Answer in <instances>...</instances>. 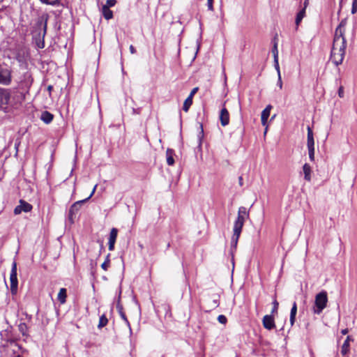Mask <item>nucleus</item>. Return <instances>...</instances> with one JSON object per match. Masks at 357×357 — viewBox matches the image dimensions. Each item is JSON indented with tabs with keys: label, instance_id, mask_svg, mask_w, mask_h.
Instances as JSON below:
<instances>
[{
	"label": "nucleus",
	"instance_id": "obj_30",
	"mask_svg": "<svg viewBox=\"0 0 357 357\" xmlns=\"http://www.w3.org/2000/svg\"><path fill=\"white\" fill-rule=\"evenodd\" d=\"M218 305H219L218 296H213V298L212 299V304L211 305L210 307L211 309H213V308H215V307H218Z\"/></svg>",
	"mask_w": 357,
	"mask_h": 357
},
{
	"label": "nucleus",
	"instance_id": "obj_47",
	"mask_svg": "<svg viewBox=\"0 0 357 357\" xmlns=\"http://www.w3.org/2000/svg\"><path fill=\"white\" fill-rule=\"evenodd\" d=\"M238 183L240 186H243V177L241 176L238 177Z\"/></svg>",
	"mask_w": 357,
	"mask_h": 357
},
{
	"label": "nucleus",
	"instance_id": "obj_23",
	"mask_svg": "<svg viewBox=\"0 0 357 357\" xmlns=\"http://www.w3.org/2000/svg\"><path fill=\"white\" fill-rule=\"evenodd\" d=\"M303 171L304 173V178L305 180L310 181L311 180V167L309 164L305 163L303 166Z\"/></svg>",
	"mask_w": 357,
	"mask_h": 357
},
{
	"label": "nucleus",
	"instance_id": "obj_31",
	"mask_svg": "<svg viewBox=\"0 0 357 357\" xmlns=\"http://www.w3.org/2000/svg\"><path fill=\"white\" fill-rule=\"evenodd\" d=\"M42 3L50 5H59L60 0H40Z\"/></svg>",
	"mask_w": 357,
	"mask_h": 357
},
{
	"label": "nucleus",
	"instance_id": "obj_45",
	"mask_svg": "<svg viewBox=\"0 0 357 357\" xmlns=\"http://www.w3.org/2000/svg\"><path fill=\"white\" fill-rule=\"evenodd\" d=\"M130 49V51L131 52V54H135L136 53V50L135 48L134 47V46L132 45H131L129 47Z\"/></svg>",
	"mask_w": 357,
	"mask_h": 357
},
{
	"label": "nucleus",
	"instance_id": "obj_7",
	"mask_svg": "<svg viewBox=\"0 0 357 357\" xmlns=\"http://www.w3.org/2000/svg\"><path fill=\"white\" fill-rule=\"evenodd\" d=\"M12 82L11 70L0 65V84L8 86Z\"/></svg>",
	"mask_w": 357,
	"mask_h": 357
},
{
	"label": "nucleus",
	"instance_id": "obj_34",
	"mask_svg": "<svg viewBox=\"0 0 357 357\" xmlns=\"http://www.w3.org/2000/svg\"><path fill=\"white\" fill-rule=\"evenodd\" d=\"M116 3V0H107L106 4L103 5L102 7H107L109 8V7L114 6Z\"/></svg>",
	"mask_w": 357,
	"mask_h": 357
},
{
	"label": "nucleus",
	"instance_id": "obj_5",
	"mask_svg": "<svg viewBox=\"0 0 357 357\" xmlns=\"http://www.w3.org/2000/svg\"><path fill=\"white\" fill-rule=\"evenodd\" d=\"M347 42L345 38L334 37L331 52L345 55Z\"/></svg>",
	"mask_w": 357,
	"mask_h": 357
},
{
	"label": "nucleus",
	"instance_id": "obj_32",
	"mask_svg": "<svg viewBox=\"0 0 357 357\" xmlns=\"http://www.w3.org/2000/svg\"><path fill=\"white\" fill-rule=\"evenodd\" d=\"M274 59L278 58V44L277 43H275L273 45V47L271 50Z\"/></svg>",
	"mask_w": 357,
	"mask_h": 357
},
{
	"label": "nucleus",
	"instance_id": "obj_35",
	"mask_svg": "<svg viewBox=\"0 0 357 357\" xmlns=\"http://www.w3.org/2000/svg\"><path fill=\"white\" fill-rule=\"evenodd\" d=\"M310 161L314 160V148L307 149Z\"/></svg>",
	"mask_w": 357,
	"mask_h": 357
},
{
	"label": "nucleus",
	"instance_id": "obj_39",
	"mask_svg": "<svg viewBox=\"0 0 357 357\" xmlns=\"http://www.w3.org/2000/svg\"><path fill=\"white\" fill-rule=\"evenodd\" d=\"M274 66H275V69L278 71V75H280V66H279V63H278V58L274 59Z\"/></svg>",
	"mask_w": 357,
	"mask_h": 357
},
{
	"label": "nucleus",
	"instance_id": "obj_21",
	"mask_svg": "<svg viewBox=\"0 0 357 357\" xmlns=\"http://www.w3.org/2000/svg\"><path fill=\"white\" fill-rule=\"evenodd\" d=\"M174 151L172 149H167L166 151L167 163L169 166H172L174 164Z\"/></svg>",
	"mask_w": 357,
	"mask_h": 357
},
{
	"label": "nucleus",
	"instance_id": "obj_11",
	"mask_svg": "<svg viewBox=\"0 0 357 357\" xmlns=\"http://www.w3.org/2000/svg\"><path fill=\"white\" fill-rule=\"evenodd\" d=\"M249 218V214L245 207L241 206L238 209V218L234 223H244Z\"/></svg>",
	"mask_w": 357,
	"mask_h": 357
},
{
	"label": "nucleus",
	"instance_id": "obj_46",
	"mask_svg": "<svg viewBox=\"0 0 357 357\" xmlns=\"http://www.w3.org/2000/svg\"><path fill=\"white\" fill-rule=\"evenodd\" d=\"M47 91H48V92H49V96H51V93H52V89H53V86H52V85H49V86H47Z\"/></svg>",
	"mask_w": 357,
	"mask_h": 357
},
{
	"label": "nucleus",
	"instance_id": "obj_24",
	"mask_svg": "<svg viewBox=\"0 0 357 357\" xmlns=\"http://www.w3.org/2000/svg\"><path fill=\"white\" fill-rule=\"evenodd\" d=\"M296 313H297V304L296 302H294V303L292 305V307L291 309L290 319H289V321H290L291 326L295 323Z\"/></svg>",
	"mask_w": 357,
	"mask_h": 357
},
{
	"label": "nucleus",
	"instance_id": "obj_18",
	"mask_svg": "<svg viewBox=\"0 0 357 357\" xmlns=\"http://www.w3.org/2000/svg\"><path fill=\"white\" fill-rule=\"evenodd\" d=\"M351 341H354V339L350 336V335H348L346 338V340H344L342 346V348H341V354L342 355H347L348 353H349V342Z\"/></svg>",
	"mask_w": 357,
	"mask_h": 357
},
{
	"label": "nucleus",
	"instance_id": "obj_50",
	"mask_svg": "<svg viewBox=\"0 0 357 357\" xmlns=\"http://www.w3.org/2000/svg\"><path fill=\"white\" fill-rule=\"evenodd\" d=\"M200 128H201L200 135H203L204 130H203L202 124H200Z\"/></svg>",
	"mask_w": 357,
	"mask_h": 357
},
{
	"label": "nucleus",
	"instance_id": "obj_40",
	"mask_svg": "<svg viewBox=\"0 0 357 357\" xmlns=\"http://www.w3.org/2000/svg\"><path fill=\"white\" fill-rule=\"evenodd\" d=\"M207 6L208 9L211 11L213 10V0H208L207 1Z\"/></svg>",
	"mask_w": 357,
	"mask_h": 357
},
{
	"label": "nucleus",
	"instance_id": "obj_43",
	"mask_svg": "<svg viewBox=\"0 0 357 357\" xmlns=\"http://www.w3.org/2000/svg\"><path fill=\"white\" fill-rule=\"evenodd\" d=\"M19 328H20V331L21 332H22V333L24 334V332H23V331H24V330L26 328V324H20V326H19Z\"/></svg>",
	"mask_w": 357,
	"mask_h": 357
},
{
	"label": "nucleus",
	"instance_id": "obj_1",
	"mask_svg": "<svg viewBox=\"0 0 357 357\" xmlns=\"http://www.w3.org/2000/svg\"><path fill=\"white\" fill-rule=\"evenodd\" d=\"M17 84V89L20 93L21 100H25L27 95L29 94L30 89L33 82V78L31 71L23 69V71L20 73L17 78L16 79Z\"/></svg>",
	"mask_w": 357,
	"mask_h": 357
},
{
	"label": "nucleus",
	"instance_id": "obj_27",
	"mask_svg": "<svg viewBox=\"0 0 357 357\" xmlns=\"http://www.w3.org/2000/svg\"><path fill=\"white\" fill-rule=\"evenodd\" d=\"M102 13L103 17L106 20H110L113 17V12L107 7H102Z\"/></svg>",
	"mask_w": 357,
	"mask_h": 357
},
{
	"label": "nucleus",
	"instance_id": "obj_16",
	"mask_svg": "<svg viewBox=\"0 0 357 357\" xmlns=\"http://www.w3.org/2000/svg\"><path fill=\"white\" fill-rule=\"evenodd\" d=\"M344 56L342 55V53L335 54V52H331V60L337 66L342 64V63L344 60Z\"/></svg>",
	"mask_w": 357,
	"mask_h": 357
},
{
	"label": "nucleus",
	"instance_id": "obj_15",
	"mask_svg": "<svg viewBox=\"0 0 357 357\" xmlns=\"http://www.w3.org/2000/svg\"><path fill=\"white\" fill-rule=\"evenodd\" d=\"M272 105H268L266 108L261 112V121L262 126H265L267 124L268 119L270 116Z\"/></svg>",
	"mask_w": 357,
	"mask_h": 357
},
{
	"label": "nucleus",
	"instance_id": "obj_44",
	"mask_svg": "<svg viewBox=\"0 0 357 357\" xmlns=\"http://www.w3.org/2000/svg\"><path fill=\"white\" fill-rule=\"evenodd\" d=\"M278 86H280V89H282V79H281V77H280V75H278Z\"/></svg>",
	"mask_w": 357,
	"mask_h": 357
},
{
	"label": "nucleus",
	"instance_id": "obj_33",
	"mask_svg": "<svg viewBox=\"0 0 357 357\" xmlns=\"http://www.w3.org/2000/svg\"><path fill=\"white\" fill-rule=\"evenodd\" d=\"M273 309L271 310V313L272 314L277 313L278 310L279 303L276 299H274V301H273Z\"/></svg>",
	"mask_w": 357,
	"mask_h": 357
},
{
	"label": "nucleus",
	"instance_id": "obj_42",
	"mask_svg": "<svg viewBox=\"0 0 357 357\" xmlns=\"http://www.w3.org/2000/svg\"><path fill=\"white\" fill-rule=\"evenodd\" d=\"M338 95L340 98L344 96V89L342 86H340L338 89Z\"/></svg>",
	"mask_w": 357,
	"mask_h": 357
},
{
	"label": "nucleus",
	"instance_id": "obj_10",
	"mask_svg": "<svg viewBox=\"0 0 357 357\" xmlns=\"http://www.w3.org/2000/svg\"><path fill=\"white\" fill-rule=\"evenodd\" d=\"M33 206L29 203L25 202L23 199L20 200V204L17 206L14 209L15 214H20L22 211L24 212H29L31 211Z\"/></svg>",
	"mask_w": 357,
	"mask_h": 357
},
{
	"label": "nucleus",
	"instance_id": "obj_49",
	"mask_svg": "<svg viewBox=\"0 0 357 357\" xmlns=\"http://www.w3.org/2000/svg\"><path fill=\"white\" fill-rule=\"evenodd\" d=\"M347 333H348V329H347V328H346V329H343V330L342 331V333L343 335H346Z\"/></svg>",
	"mask_w": 357,
	"mask_h": 357
},
{
	"label": "nucleus",
	"instance_id": "obj_41",
	"mask_svg": "<svg viewBox=\"0 0 357 357\" xmlns=\"http://www.w3.org/2000/svg\"><path fill=\"white\" fill-rule=\"evenodd\" d=\"M198 90H199L198 87H195L194 89H192V90L191 91V92L188 96H191V98H193V96L198 91Z\"/></svg>",
	"mask_w": 357,
	"mask_h": 357
},
{
	"label": "nucleus",
	"instance_id": "obj_14",
	"mask_svg": "<svg viewBox=\"0 0 357 357\" xmlns=\"http://www.w3.org/2000/svg\"><path fill=\"white\" fill-rule=\"evenodd\" d=\"M220 120L222 126H226L229 123V113L225 107L222 108L220 111Z\"/></svg>",
	"mask_w": 357,
	"mask_h": 357
},
{
	"label": "nucleus",
	"instance_id": "obj_20",
	"mask_svg": "<svg viewBox=\"0 0 357 357\" xmlns=\"http://www.w3.org/2000/svg\"><path fill=\"white\" fill-rule=\"evenodd\" d=\"M54 115L48 111H44L42 112L40 119L46 124H48L52 121Z\"/></svg>",
	"mask_w": 357,
	"mask_h": 357
},
{
	"label": "nucleus",
	"instance_id": "obj_13",
	"mask_svg": "<svg viewBox=\"0 0 357 357\" xmlns=\"http://www.w3.org/2000/svg\"><path fill=\"white\" fill-rule=\"evenodd\" d=\"M263 326L266 329L272 330L275 327L274 318L272 315H265L262 320Z\"/></svg>",
	"mask_w": 357,
	"mask_h": 357
},
{
	"label": "nucleus",
	"instance_id": "obj_52",
	"mask_svg": "<svg viewBox=\"0 0 357 357\" xmlns=\"http://www.w3.org/2000/svg\"><path fill=\"white\" fill-rule=\"evenodd\" d=\"M14 357H22V356L20 354H17V355H15Z\"/></svg>",
	"mask_w": 357,
	"mask_h": 357
},
{
	"label": "nucleus",
	"instance_id": "obj_12",
	"mask_svg": "<svg viewBox=\"0 0 357 357\" xmlns=\"http://www.w3.org/2000/svg\"><path fill=\"white\" fill-rule=\"evenodd\" d=\"M118 235V229L116 228H112L111 229L109 241H108V248L110 251L114 250V245L116 243V240Z\"/></svg>",
	"mask_w": 357,
	"mask_h": 357
},
{
	"label": "nucleus",
	"instance_id": "obj_9",
	"mask_svg": "<svg viewBox=\"0 0 357 357\" xmlns=\"http://www.w3.org/2000/svg\"><path fill=\"white\" fill-rule=\"evenodd\" d=\"M10 99V89L0 87V109L3 108V106L7 105Z\"/></svg>",
	"mask_w": 357,
	"mask_h": 357
},
{
	"label": "nucleus",
	"instance_id": "obj_8",
	"mask_svg": "<svg viewBox=\"0 0 357 357\" xmlns=\"http://www.w3.org/2000/svg\"><path fill=\"white\" fill-rule=\"evenodd\" d=\"M243 225H234V234L231 237V252H233L234 250L236 249L238 238L242 231Z\"/></svg>",
	"mask_w": 357,
	"mask_h": 357
},
{
	"label": "nucleus",
	"instance_id": "obj_25",
	"mask_svg": "<svg viewBox=\"0 0 357 357\" xmlns=\"http://www.w3.org/2000/svg\"><path fill=\"white\" fill-rule=\"evenodd\" d=\"M305 16V8H302L296 14L295 23L296 25V29L299 26L300 23L301 22L302 20Z\"/></svg>",
	"mask_w": 357,
	"mask_h": 357
},
{
	"label": "nucleus",
	"instance_id": "obj_29",
	"mask_svg": "<svg viewBox=\"0 0 357 357\" xmlns=\"http://www.w3.org/2000/svg\"><path fill=\"white\" fill-rule=\"evenodd\" d=\"M107 323H108L107 318L106 317V316L105 314H102L100 317L98 327L99 328H101L105 326L107 324Z\"/></svg>",
	"mask_w": 357,
	"mask_h": 357
},
{
	"label": "nucleus",
	"instance_id": "obj_51",
	"mask_svg": "<svg viewBox=\"0 0 357 357\" xmlns=\"http://www.w3.org/2000/svg\"><path fill=\"white\" fill-rule=\"evenodd\" d=\"M105 260H109V254L107 255Z\"/></svg>",
	"mask_w": 357,
	"mask_h": 357
},
{
	"label": "nucleus",
	"instance_id": "obj_2",
	"mask_svg": "<svg viewBox=\"0 0 357 357\" xmlns=\"http://www.w3.org/2000/svg\"><path fill=\"white\" fill-rule=\"evenodd\" d=\"M47 18L45 20L40 18L36 24L35 30L33 32V40L36 45L39 49L45 47V36L47 31Z\"/></svg>",
	"mask_w": 357,
	"mask_h": 357
},
{
	"label": "nucleus",
	"instance_id": "obj_6",
	"mask_svg": "<svg viewBox=\"0 0 357 357\" xmlns=\"http://www.w3.org/2000/svg\"><path fill=\"white\" fill-rule=\"evenodd\" d=\"M17 275V263L13 261L10 275V291L13 295H15L17 292L18 280Z\"/></svg>",
	"mask_w": 357,
	"mask_h": 357
},
{
	"label": "nucleus",
	"instance_id": "obj_37",
	"mask_svg": "<svg viewBox=\"0 0 357 357\" xmlns=\"http://www.w3.org/2000/svg\"><path fill=\"white\" fill-rule=\"evenodd\" d=\"M110 265V260H105L101 265V268L107 271Z\"/></svg>",
	"mask_w": 357,
	"mask_h": 357
},
{
	"label": "nucleus",
	"instance_id": "obj_26",
	"mask_svg": "<svg viewBox=\"0 0 357 357\" xmlns=\"http://www.w3.org/2000/svg\"><path fill=\"white\" fill-rule=\"evenodd\" d=\"M67 297V290L65 288H61L58 294V300L61 303L63 304L66 301Z\"/></svg>",
	"mask_w": 357,
	"mask_h": 357
},
{
	"label": "nucleus",
	"instance_id": "obj_38",
	"mask_svg": "<svg viewBox=\"0 0 357 357\" xmlns=\"http://www.w3.org/2000/svg\"><path fill=\"white\" fill-rule=\"evenodd\" d=\"M356 11H357V0H353L351 13L355 14L356 13Z\"/></svg>",
	"mask_w": 357,
	"mask_h": 357
},
{
	"label": "nucleus",
	"instance_id": "obj_3",
	"mask_svg": "<svg viewBox=\"0 0 357 357\" xmlns=\"http://www.w3.org/2000/svg\"><path fill=\"white\" fill-rule=\"evenodd\" d=\"M96 185L94 186L91 193L87 198L83 200L77 201L70 206L68 213V218L71 223H74L77 220V215L79 214L82 206L93 196L96 191Z\"/></svg>",
	"mask_w": 357,
	"mask_h": 357
},
{
	"label": "nucleus",
	"instance_id": "obj_19",
	"mask_svg": "<svg viewBox=\"0 0 357 357\" xmlns=\"http://www.w3.org/2000/svg\"><path fill=\"white\" fill-rule=\"evenodd\" d=\"M346 24V22L344 20H342L340 24L338 25V26L336 28L335 31V35H334V37H340V38H345L344 36V26Z\"/></svg>",
	"mask_w": 357,
	"mask_h": 357
},
{
	"label": "nucleus",
	"instance_id": "obj_48",
	"mask_svg": "<svg viewBox=\"0 0 357 357\" xmlns=\"http://www.w3.org/2000/svg\"><path fill=\"white\" fill-rule=\"evenodd\" d=\"M308 4H309L308 0H305L304 3H303V8H305V10H306V8L307 7Z\"/></svg>",
	"mask_w": 357,
	"mask_h": 357
},
{
	"label": "nucleus",
	"instance_id": "obj_22",
	"mask_svg": "<svg viewBox=\"0 0 357 357\" xmlns=\"http://www.w3.org/2000/svg\"><path fill=\"white\" fill-rule=\"evenodd\" d=\"M116 308H117V310H118V312H119L121 319L123 320H124L125 323L126 324V325L129 328L130 331H131V327H130V322L128 320L127 317H126L125 312H123V307L119 303H118L117 305H116Z\"/></svg>",
	"mask_w": 357,
	"mask_h": 357
},
{
	"label": "nucleus",
	"instance_id": "obj_36",
	"mask_svg": "<svg viewBox=\"0 0 357 357\" xmlns=\"http://www.w3.org/2000/svg\"><path fill=\"white\" fill-rule=\"evenodd\" d=\"M218 320L220 324H225L227 323V317L225 315L220 314L218 317Z\"/></svg>",
	"mask_w": 357,
	"mask_h": 357
},
{
	"label": "nucleus",
	"instance_id": "obj_4",
	"mask_svg": "<svg viewBox=\"0 0 357 357\" xmlns=\"http://www.w3.org/2000/svg\"><path fill=\"white\" fill-rule=\"evenodd\" d=\"M328 303V295L326 291H321L315 296L314 304L312 307L313 312L320 314L326 307Z\"/></svg>",
	"mask_w": 357,
	"mask_h": 357
},
{
	"label": "nucleus",
	"instance_id": "obj_28",
	"mask_svg": "<svg viewBox=\"0 0 357 357\" xmlns=\"http://www.w3.org/2000/svg\"><path fill=\"white\" fill-rule=\"evenodd\" d=\"M192 105V98H191V96H188L183 102V110L185 112H188Z\"/></svg>",
	"mask_w": 357,
	"mask_h": 357
},
{
	"label": "nucleus",
	"instance_id": "obj_17",
	"mask_svg": "<svg viewBox=\"0 0 357 357\" xmlns=\"http://www.w3.org/2000/svg\"><path fill=\"white\" fill-rule=\"evenodd\" d=\"M307 149L314 148V140L313 131L310 126H307Z\"/></svg>",
	"mask_w": 357,
	"mask_h": 357
}]
</instances>
